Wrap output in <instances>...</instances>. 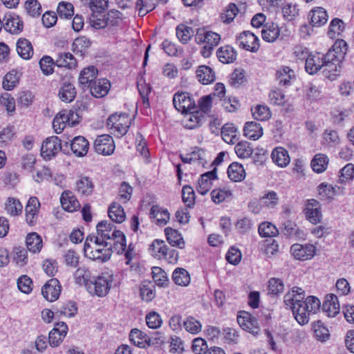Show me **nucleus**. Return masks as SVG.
<instances>
[{"label":"nucleus","instance_id":"aec40b11","mask_svg":"<svg viewBox=\"0 0 354 354\" xmlns=\"http://www.w3.org/2000/svg\"><path fill=\"white\" fill-rule=\"evenodd\" d=\"M96 236H99L101 239L106 241L111 240L119 231L115 229V227L111 223L107 221L100 222L96 226Z\"/></svg>","mask_w":354,"mask_h":354},{"label":"nucleus","instance_id":"2eb2a0df","mask_svg":"<svg viewBox=\"0 0 354 354\" xmlns=\"http://www.w3.org/2000/svg\"><path fill=\"white\" fill-rule=\"evenodd\" d=\"M67 331L68 326L64 322L57 323L49 333L48 343L50 346L52 347L58 346L66 337Z\"/></svg>","mask_w":354,"mask_h":354},{"label":"nucleus","instance_id":"f257e3e1","mask_svg":"<svg viewBox=\"0 0 354 354\" xmlns=\"http://www.w3.org/2000/svg\"><path fill=\"white\" fill-rule=\"evenodd\" d=\"M305 298V291L297 286L293 287L284 295L283 302L291 309L295 319L301 326L309 322V315L315 314L320 308L319 299L315 296Z\"/></svg>","mask_w":354,"mask_h":354},{"label":"nucleus","instance_id":"4d7b16f0","mask_svg":"<svg viewBox=\"0 0 354 354\" xmlns=\"http://www.w3.org/2000/svg\"><path fill=\"white\" fill-rule=\"evenodd\" d=\"M111 241H113L111 242L112 249H114L118 254H122L126 251V238L121 231L119 230Z\"/></svg>","mask_w":354,"mask_h":354},{"label":"nucleus","instance_id":"4c0bfd02","mask_svg":"<svg viewBox=\"0 0 354 354\" xmlns=\"http://www.w3.org/2000/svg\"><path fill=\"white\" fill-rule=\"evenodd\" d=\"M55 64L58 67L74 68L77 66V61L71 53L62 52L58 53Z\"/></svg>","mask_w":354,"mask_h":354},{"label":"nucleus","instance_id":"a211bd4d","mask_svg":"<svg viewBox=\"0 0 354 354\" xmlns=\"http://www.w3.org/2000/svg\"><path fill=\"white\" fill-rule=\"evenodd\" d=\"M217 178L216 168L201 176L198 181L197 191L201 195H205L212 186V180Z\"/></svg>","mask_w":354,"mask_h":354},{"label":"nucleus","instance_id":"b1692460","mask_svg":"<svg viewBox=\"0 0 354 354\" xmlns=\"http://www.w3.org/2000/svg\"><path fill=\"white\" fill-rule=\"evenodd\" d=\"M306 214L310 223L316 224L320 222L322 215L317 201L310 199L308 201L306 207Z\"/></svg>","mask_w":354,"mask_h":354},{"label":"nucleus","instance_id":"3c124183","mask_svg":"<svg viewBox=\"0 0 354 354\" xmlns=\"http://www.w3.org/2000/svg\"><path fill=\"white\" fill-rule=\"evenodd\" d=\"M328 163V157L322 153L317 154L311 161V167L313 170L318 174L324 171Z\"/></svg>","mask_w":354,"mask_h":354},{"label":"nucleus","instance_id":"7c9ffc66","mask_svg":"<svg viewBox=\"0 0 354 354\" xmlns=\"http://www.w3.org/2000/svg\"><path fill=\"white\" fill-rule=\"evenodd\" d=\"M280 30L279 26L274 23H267L263 25L261 30L262 39L267 42H274L279 37Z\"/></svg>","mask_w":354,"mask_h":354},{"label":"nucleus","instance_id":"37998d69","mask_svg":"<svg viewBox=\"0 0 354 354\" xmlns=\"http://www.w3.org/2000/svg\"><path fill=\"white\" fill-rule=\"evenodd\" d=\"M109 218L114 222L121 223L124 221L126 214L124 208L118 203H113L108 210Z\"/></svg>","mask_w":354,"mask_h":354},{"label":"nucleus","instance_id":"1a4fd4ad","mask_svg":"<svg viewBox=\"0 0 354 354\" xmlns=\"http://www.w3.org/2000/svg\"><path fill=\"white\" fill-rule=\"evenodd\" d=\"M236 42L242 48L253 53L257 52L260 46L258 37L250 31L241 33L236 38Z\"/></svg>","mask_w":354,"mask_h":354},{"label":"nucleus","instance_id":"680f3d73","mask_svg":"<svg viewBox=\"0 0 354 354\" xmlns=\"http://www.w3.org/2000/svg\"><path fill=\"white\" fill-rule=\"evenodd\" d=\"M324 144L327 147H333L340 143L338 133L332 129H326L323 133Z\"/></svg>","mask_w":354,"mask_h":354},{"label":"nucleus","instance_id":"4be33fe9","mask_svg":"<svg viewBox=\"0 0 354 354\" xmlns=\"http://www.w3.org/2000/svg\"><path fill=\"white\" fill-rule=\"evenodd\" d=\"M195 39L198 43H203L214 48L219 43L221 37L214 32L198 30Z\"/></svg>","mask_w":354,"mask_h":354},{"label":"nucleus","instance_id":"0e129e2a","mask_svg":"<svg viewBox=\"0 0 354 354\" xmlns=\"http://www.w3.org/2000/svg\"><path fill=\"white\" fill-rule=\"evenodd\" d=\"M236 155L241 158H249L253 152L250 144L246 141L238 142L234 147Z\"/></svg>","mask_w":354,"mask_h":354},{"label":"nucleus","instance_id":"e2e57ef3","mask_svg":"<svg viewBox=\"0 0 354 354\" xmlns=\"http://www.w3.org/2000/svg\"><path fill=\"white\" fill-rule=\"evenodd\" d=\"M176 31L177 37L183 44H187L191 39L194 34L192 28L184 24L178 25L176 27Z\"/></svg>","mask_w":354,"mask_h":354},{"label":"nucleus","instance_id":"f704fd0d","mask_svg":"<svg viewBox=\"0 0 354 354\" xmlns=\"http://www.w3.org/2000/svg\"><path fill=\"white\" fill-rule=\"evenodd\" d=\"M196 73L198 80L203 84H209L216 79L214 71L207 66H200Z\"/></svg>","mask_w":354,"mask_h":354},{"label":"nucleus","instance_id":"a18cd8bd","mask_svg":"<svg viewBox=\"0 0 354 354\" xmlns=\"http://www.w3.org/2000/svg\"><path fill=\"white\" fill-rule=\"evenodd\" d=\"M185 127L187 129H194L201 125L202 119H203V113L196 111H189L185 113Z\"/></svg>","mask_w":354,"mask_h":354},{"label":"nucleus","instance_id":"4468645a","mask_svg":"<svg viewBox=\"0 0 354 354\" xmlns=\"http://www.w3.org/2000/svg\"><path fill=\"white\" fill-rule=\"evenodd\" d=\"M61 292L59 281L53 278L48 280L42 287L41 293L44 297L49 301H56Z\"/></svg>","mask_w":354,"mask_h":354},{"label":"nucleus","instance_id":"9b49d317","mask_svg":"<svg viewBox=\"0 0 354 354\" xmlns=\"http://www.w3.org/2000/svg\"><path fill=\"white\" fill-rule=\"evenodd\" d=\"M174 107L183 113L194 109V102L187 92L176 93L173 97Z\"/></svg>","mask_w":354,"mask_h":354},{"label":"nucleus","instance_id":"5701e85b","mask_svg":"<svg viewBox=\"0 0 354 354\" xmlns=\"http://www.w3.org/2000/svg\"><path fill=\"white\" fill-rule=\"evenodd\" d=\"M62 208L69 212H73L78 209L80 204L73 193L71 191H64L60 197Z\"/></svg>","mask_w":354,"mask_h":354},{"label":"nucleus","instance_id":"ea45409f","mask_svg":"<svg viewBox=\"0 0 354 354\" xmlns=\"http://www.w3.org/2000/svg\"><path fill=\"white\" fill-rule=\"evenodd\" d=\"M75 281L80 286H84L87 289V286L90 284L91 279V272L85 266L78 268L74 273Z\"/></svg>","mask_w":354,"mask_h":354},{"label":"nucleus","instance_id":"774afa93","mask_svg":"<svg viewBox=\"0 0 354 354\" xmlns=\"http://www.w3.org/2000/svg\"><path fill=\"white\" fill-rule=\"evenodd\" d=\"M339 174V182L340 183L352 181L354 179V165L352 163L346 164L340 169Z\"/></svg>","mask_w":354,"mask_h":354},{"label":"nucleus","instance_id":"13d9d810","mask_svg":"<svg viewBox=\"0 0 354 354\" xmlns=\"http://www.w3.org/2000/svg\"><path fill=\"white\" fill-rule=\"evenodd\" d=\"M313 330L315 337L321 342L326 341L329 337V331L321 321L313 324Z\"/></svg>","mask_w":354,"mask_h":354},{"label":"nucleus","instance_id":"a878e982","mask_svg":"<svg viewBox=\"0 0 354 354\" xmlns=\"http://www.w3.org/2000/svg\"><path fill=\"white\" fill-rule=\"evenodd\" d=\"M111 88V83L106 79H99L91 86V93L96 97H103L107 95Z\"/></svg>","mask_w":354,"mask_h":354},{"label":"nucleus","instance_id":"bf43d9fd","mask_svg":"<svg viewBox=\"0 0 354 354\" xmlns=\"http://www.w3.org/2000/svg\"><path fill=\"white\" fill-rule=\"evenodd\" d=\"M77 312L76 304L73 301H68L64 303L59 309L55 312V315L60 317L61 316H66L68 317H74Z\"/></svg>","mask_w":354,"mask_h":354},{"label":"nucleus","instance_id":"f03ea898","mask_svg":"<svg viewBox=\"0 0 354 354\" xmlns=\"http://www.w3.org/2000/svg\"><path fill=\"white\" fill-rule=\"evenodd\" d=\"M111 242L101 239L99 236H88L84 245V256L100 262L107 261L112 254Z\"/></svg>","mask_w":354,"mask_h":354},{"label":"nucleus","instance_id":"0eeeda50","mask_svg":"<svg viewBox=\"0 0 354 354\" xmlns=\"http://www.w3.org/2000/svg\"><path fill=\"white\" fill-rule=\"evenodd\" d=\"M292 256L299 261L311 259L316 253V248L313 244H293L290 248Z\"/></svg>","mask_w":354,"mask_h":354},{"label":"nucleus","instance_id":"412c9836","mask_svg":"<svg viewBox=\"0 0 354 354\" xmlns=\"http://www.w3.org/2000/svg\"><path fill=\"white\" fill-rule=\"evenodd\" d=\"M322 310L328 317H334L339 313V304L335 295H327L322 305Z\"/></svg>","mask_w":354,"mask_h":354},{"label":"nucleus","instance_id":"603ef678","mask_svg":"<svg viewBox=\"0 0 354 354\" xmlns=\"http://www.w3.org/2000/svg\"><path fill=\"white\" fill-rule=\"evenodd\" d=\"M23 205L15 198H8L5 204V210L10 216H15L21 214Z\"/></svg>","mask_w":354,"mask_h":354},{"label":"nucleus","instance_id":"423d86ee","mask_svg":"<svg viewBox=\"0 0 354 354\" xmlns=\"http://www.w3.org/2000/svg\"><path fill=\"white\" fill-rule=\"evenodd\" d=\"M75 116L77 117V115L71 110H62L59 111L53 121V127L55 133H61L66 124H68L70 127L75 126L77 123L73 119Z\"/></svg>","mask_w":354,"mask_h":354},{"label":"nucleus","instance_id":"9d476101","mask_svg":"<svg viewBox=\"0 0 354 354\" xmlns=\"http://www.w3.org/2000/svg\"><path fill=\"white\" fill-rule=\"evenodd\" d=\"M94 149L99 154L111 155L115 150V143L113 138L108 134L99 136L94 142Z\"/></svg>","mask_w":354,"mask_h":354},{"label":"nucleus","instance_id":"f3484780","mask_svg":"<svg viewBox=\"0 0 354 354\" xmlns=\"http://www.w3.org/2000/svg\"><path fill=\"white\" fill-rule=\"evenodd\" d=\"M275 78L279 86H288L295 80V73L289 66H282L277 70Z\"/></svg>","mask_w":354,"mask_h":354},{"label":"nucleus","instance_id":"5fc2aeb1","mask_svg":"<svg viewBox=\"0 0 354 354\" xmlns=\"http://www.w3.org/2000/svg\"><path fill=\"white\" fill-rule=\"evenodd\" d=\"M93 184L88 177H81L76 183V189L82 195H89L93 191Z\"/></svg>","mask_w":354,"mask_h":354},{"label":"nucleus","instance_id":"864d4df0","mask_svg":"<svg viewBox=\"0 0 354 354\" xmlns=\"http://www.w3.org/2000/svg\"><path fill=\"white\" fill-rule=\"evenodd\" d=\"M252 116L255 120L266 121L271 118L270 108L266 105L259 104L252 109Z\"/></svg>","mask_w":354,"mask_h":354},{"label":"nucleus","instance_id":"e433bc0d","mask_svg":"<svg viewBox=\"0 0 354 354\" xmlns=\"http://www.w3.org/2000/svg\"><path fill=\"white\" fill-rule=\"evenodd\" d=\"M223 140L227 144L233 145L239 140L237 129L233 124H225L221 129Z\"/></svg>","mask_w":354,"mask_h":354},{"label":"nucleus","instance_id":"20e7f679","mask_svg":"<svg viewBox=\"0 0 354 354\" xmlns=\"http://www.w3.org/2000/svg\"><path fill=\"white\" fill-rule=\"evenodd\" d=\"M107 127L117 137L125 135L131 124V118L127 113H114L107 120Z\"/></svg>","mask_w":354,"mask_h":354},{"label":"nucleus","instance_id":"6e6552de","mask_svg":"<svg viewBox=\"0 0 354 354\" xmlns=\"http://www.w3.org/2000/svg\"><path fill=\"white\" fill-rule=\"evenodd\" d=\"M237 322L244 330L254 335H257L260 330L257 319L246 311H242L237 316Z\"/></svg>","mask_w":354,"mask_h":354},{"label":"nucleus","instance_id":"8fccbe9b","mask_svg":"<svg viewBox=\"0 0 354 354\" xmlns=\"http://www.w3.org/2000/svg\"><path fill=\"white\" fill-rule=\"evenodd\" d=\"M172 279L176 284L181 286H187L190 283L189 272L183 268H177L174 270Z\"/></svg>","mask_w":354,"mask_h":354},{"label":"nucleus","instance_id":"de8ad7c7","mask_svg":"<svg viewBox=\"0 0 354 354\" xmlns=\"http://www.w3.org/2000/svg\"><path fill=\"white\" fill-rule=\"evenodd\" d=\"M103 11L104 10H91L92 14L89 17V23L93 28L102 29L107 26L106 14H102Z\"/></svg>","mask_w":354,"mask_h":354},{"label":"nucleus","instance_id":"09e8293b","mask_svg":"<svg viewBox=\"0 0 354 354\" xmlns=\"http://www.w3.org/2000/svg\"><path fill=\"white\" fill-rule=\"evenodd\" d=\"M165 232L167 236L168 242L172 246H176L179 248H183L185 246V242L182 237V235L176 230L172 228L167 227L165 230Z\"/></svg>","mask_w":354,"mask_h":354},{"label":"nucleus","instance_id":"ddd939ff","mask_svg":"<svg viewBox=\"0 0 354 354\" xmlns=\"http://www.w3.org/2000/svg\"><path fill=\"white\" fill-rule=\"evenodd\" d=\"M39 208L40 202L38 198L31 196L25 207L26 221L29 225L33 226L37 223Z\"/></svg>","mask_w":354,"mask_h":354},{"label":"nucleus","instance_id":"cd10ccee","mask_svg":"<svg viewBox=\"0 0 354 354\" xmlns=\"http://www.w3.org/2000/svg\"><path fill=\"white\" fill-rule=\"evenodd\" d=\"M272 161L280 167H286L290 161L288 151L281 147H275L271 153Z\"/></svg>","mask_w":354,"mask_h":354},{"label":"nucleus","instance_id":"72a5a7b5","mask_svg":"<svg viewBox=\"0 0 354 354\" xmlns=\"http://www.w3.org/2000/svg\"><path fill=\"white\" fill-rule=\"evenodd\" d=\"M150 218H154L159 225H165L169 220V213L166 209L158 205H153L150 209Z\"/></svg>","mask_w":354,"mask_h":354},{"label":"nucleus","instance_id":"f8f14e48","mask_svg":"<svg viewBox=\"0 0 354 354\" xmlns=\"http://www.w3.org/2000/svg\"><path fill=\"white\" fill-rule=\"evenodd\" d=\"M3 28L11 34H19L24 28V23L15 13L6 14L3 18Z\"/></svg>","mask_w":354,"mask_h":354},{"label":"nucleus","instance_id":"79ce46f5","mask_svg":"<svg viewBox=\"0 0 354 354\" xmlns=\"http://www.w3.org/2000/svg\"><path fill=\"white\" fill-rule=\"evenodd\" d=\"M58 95L62 102L68 103L75 99L76 89L73 84L64 82L59 88Z\"/></svg>","mask_w":354,"mask_h":354},{"label":"nucleus","instance_id":"7ed1b4c3","mask_svg":"<svg viewBox=\"0 0 354 354\" xmlns=\"http://www.w3.org/2000/svg\"><path fill=\"white\" fill-rule=\"evenodd\" d=\"M113 281V276L109 273H104L90 281L87 286V291L91 295L104 297L110 291Z\"/></svg>","mask_w":354,"mask_h":354},{"label":"nucleus","instance_id":"c03bdc74","mask_svg":"<svg viewBox=\"0 0 354 354\" xmlns=\"http://www.w3.org/2000/svg\"><path fill=\"white\" fill-rule=\"evenodd\" d=\"M344 29V21L339 18H334L329 24L327 35L330 39H334L341 35Z\"/></svg>","mask_w":354,"mask_h":354},{"label":"nucleus","instance_id":"c756f323","mask_svg":"<svg viewBox=\"0 0 354 354\" xmlns=\"http://www.w3.org/2000/svg\"><path fill=\"white\" fill-rule=\"evenodd\" d=\"M18 55L24 59H30L33 55L31 42L26 38H19L16 44Z\"/></svg>","mask_w":354,"mask_h":354},{"label":"nucleus","instance_id":"58836bf2","mask_svg":"<svg viewBox=\"0 0 354 354\" xmlns=\"http://www.w3.org/2000/svg\"><path fill=\"white\" fill-rule=\"evenodd\" d=\"M216 54L219 61L223 64L232 63L236 59V53L230 46L219 48Z\"/></svg>","mask_w":354,"mask_h":354},{"label":"nucleus","instance_id":"338daca9","mask_svg":"<svg viewBox=\"0 0 354 354\" xmlns=\"http://www.w3.org/2000/svg\"><path fill=\"white\" fill-rule=\"evenodd\" d=\"M152 277L156 284L160 287L167 285L168 277L166 272L159 267H154L152 270Z\"/></svg>","mask_w":354,"mask_h":354},{"label":"nucleus","instance_id":"473e14b6","mask_svg":"<svg viewBox=\"0 0 354 354\" xmlns=\"http://www.w3.org/2000/svg\"><path fill=\"white\" fill-rule=\"evenodd\" d=\"M340 61L328 59L327 56L324 55V63L322 68V73L328 78L333 79L339 71Z\"/></svg>","mask_w":354,"mask_h":354},{"label":"nucleus","instance_id":"393cba45","mask_svg":"<svg viewBox=\"0 0 354 354\" xmlns=\"http://www.w3.org/2000/svg\"><path fill=\"white\" fill-rule=\"evenodd\" d=\"M88 148L89 142L83 136H77L71 142V149L77 157L84 156L87 153Z\"/></svg>","mask_w":354,"mask_h":354},{"label":"nucleus","instance_id":"bb28decb","mask_svg":"<svg viewBox=\"0 0 354 354\" xmlns=\"http://www.w3.org/2000/svg\"><path fill=\"white\" fill-rule=\"evenodd\" d=\"M328 14L325 9L322 7H317L312 9L309 14L308 18L313 26H322L328 21Z\"/></svg>","mask_w":354,"mask_h":354},{"label":"nucleus","instance_id":"c85d7f7f","mask_svg":"<svg viewBox=\"0 0 354 354\" xmlns=\"http://www.w3.org/2000/svg\"><path fill=\"white\" fill-rule=\"evenodd\" d=\"M243 135L250 140H257L263 136V128L258 122H248L243 128Z\"/></svg>","mask_w":354,"mask_h":354},{"label":"nucleus","instance_id":"69168bd1","mask_svg":"<svg viewBox=\"0 0 354 354\" xmlns=\"http://www.w3.org/2000/svg\"><path fill=\"white\" fill-rule=\"evenodd\" d=\"M259 233L262 237H272L278 234V230L272 223L264 222L259 226Z\"/></svg>","mask_w":354,"mask_h":354},{"label":"nucleus","instance_id":"49530a36","mask_svg":"<svg viewBox=\"0 0 354 354\" xmlns=\"http://www.w3.org/2000/svg\"><path fill=\"white\" fill-rule=\"evenodd\" d=\"M26 242L28 250L31 252H38L42 248V239L36 232L28 234Z\"/></svg>","mask_w":354,"mask_h":354},{"label":"nucleus","instance_id":"39448f33","mask_svg":"<svg viewBox=\"0 0 354 354\" xmlns=\"http://www.w3.org/2000/svg\"><path fill=\"white\" fill-rule=\"evenodd\" d=\"M62 149L61 140L57 136H50L43 141L41 147V156L45 160L55 157Z\"/></svg>","mask_w":354,"mask_h":354},{"label":"nucleus","instance_id":"6ab92c4d","mask_svg":"<svg viewBox=\"0 0 354 354\" xmlns=\"http://www.w3.org/2000/svg\"><path fill=\"white\" fill-rule=\"evenodd\" d=\"M324 63V55L320 53L310 54L306 59V71L310 75H314L322 69Z\"/></svg>","mask_w":354,"mask_h":354},{"label":"nucleus","instance_id":"2f4dec72","mask_svg":"<svg viewBox=\"0 0 354 354\" xmlns=\"http://www.w3.org/2000/svg\"><path fill=\"white\" fill-rule=\"evenodd\" d=\"M129 339L133 345L139 348H145L150 345V339L148 336L137 328L131 330Z\"/></svg>","mask_w":354,"mask_h":354},{"label":"nucleus","instance_id":"6e6d98bb","mask_svg":"<svg viewBox=\"0 0 354 354\" xmlns=\"http://www.w3.org/2000/svg\"><path fill=\"white\" fill-rule=\"evenodd\" d=\"M106 22L107 28L118 27L122 22V14L118 10H110L106 14Z\"/></svg>","mask_w":354,"mask_h":354},{"label":"nucleus","instance_id":"052dcab7","mask_svg":"<svg viewBox=\"0 0 354 354\" xmlns=\"http://www.w3.org/2000/svg\"><path fill=\"white\" fill-rule=\"evenodd\" d=\"M167 248L164 241L156 239L150 245V252L153 257L162 259L164 253L167 252Z\"/></svg>","mask_w":354,"mask_h":354},{"label":"nucleus","instance_id":"c9c22d12","mask_svg":"<svg viewBox=\"0 0 354 354\" xmlns=\"http://www.w3.org/2000/svg\"><path fill=\"white\" fill-rule=\"evenodd\" d=\"M97 69L93 66L84 68L80 73V84L84 86H88L97 77Z\"/></svg>","mask_w":354,"mask_h":354},{"label":"nucleus","instance_id":"dca6fc26","mask_svg":"<svg viewBox=\"0 0 354 354\" xmlns=\"http://www.w3.org/2000/svg\"><path fill=\"white\" fill-rule=\"evenodd\" d=\"M348 50L347 43L343 39H337L325 55L328 59L342 62Z\"/></svg>","mask_w":354,"mask_h":354},{"label":"nucleus","instance_id":"a19ab883","mask_svg":"<svg viewBox=\"0 0 354 354\" xmlns=\"http://www.w3.org/2000/svg\"><path fill=\"white\" fill-rule=\"evenodd\" d=\"M227 175L234 182H240L245 177V171L241 164L232 162L227 169Z\"/></svg>","mask_w":354,"mask_h":354}]
</instances>
